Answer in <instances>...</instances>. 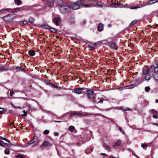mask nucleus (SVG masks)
Wrapping results in <instances>:
<instances>
[{
	"label": "nucleus",
	"instance_id": "ea45409f",
	"mask_svg": "<svg viewBox=\"0 0 158 158\" xmlns=\"http://www.w3.org/2000/svg\"><path fill=\"white\" fill-rule=\"evenodd\" d=\"M50 31L54 32H56L57 31L56 30L53 28H49Z\"/></svg>",
	"mask_w": 158,
	"mask_h": 158
},
{
	"label": "nucleus",
	"instance_id": "dca6fc26",
	"mask_svg": "<svg viewBox=\"0 0 158 158\" xmlns=\"http://www.w3.org/2000/svg\"><path fill=\"white\" fill-rule=\"evenodd\" d=\"M98 31L99 32L101 31L103 28V25L101 23H99L98 25Z\"/></svg>",
	"mask_w": 158,
	"mask_h": 158
},
{
	"label": "nucleus",
	"instance_id": "9d476101",
	"mask_svg": "<svg viewBox=\"0 0 158 158\" xmlns=\"http://www.w3.org/2000/svg\"><path fill=\"white\" fill-rule=\"evenodd\" d=\"M53 22L56 25H59L60 23V19L59 17L55 18L53 20Z\"/></svg>",
	"mask_w": 158,
	"mask_h": 158
},
{
	"label": "nucleus",
	"instance_id": "69168bd1",
	"mask_svg": "<svg viewBox=\"0 0 158 158\" xmlns=\"http://www.w3.org/2000/svg\"><path fill=\"white\" fill-rule=\"evenodd\" d=\"M4 98L3 97H0V99L1 100V99H2Z\"/></svg>",
	"mask_w": 158,
	"mask_h": 158
},
{
	"label": "nucleus",
	"instance_id": "f3484780",
	"mask_svg": "<svg viewBox=\"0 0 158 158\" xmlns=\"http://www.w3.org/2000/svg\"><path fill=\"white\" fill-rule=\"evenodd\" d=\"M48 5L50 7H52L53 6L54 3L52 0H47Z\"/></svg>",
	"mask_w": 158,
	"mask_h": 158
},
{
	"label": "nucleus",
	"instance_id": "4be33fe9",
	"mask_svg": "<svg viewBox=\"0 0 158 158\" xmlns=\"http://www.w3.org/2000/svg\"><path fill=\"white\" fill-rule=\"evenodd\" d=\"M110 46L111 48H113L114 49H117L118 48V47L116 45L115 43L111 44Z\"/></svg>",
	"mask_w": 158,
	"mask_h": 158
},
{
	"label": "nucleus",
	"instance_id": "37998d69",
	"mask_svg": "<svg viewBox=\"0 0 158 158\" xmlns=\"http://www.w3.org/2000/svg\"><path fill=\"white\" fill-rule=\"evenodd\" d=\"M49 133V131L48 130H45L44 131V134L47 135Z\"/></svg>",
	"mask_w": 158,
	"mask_h": 158
},
{
	"label": "nucleus",
	"instance_id": "f8f14e48",
	"mask_svg": "<svg viewBox=\"0 0 158 158\" xmlns=\"http://www.w3.org/2000/svg\"><path fill=\"white\" fill-rule=\"evenodd\" d=\"M52 145V144L50 143L48 141L45 140L43 143L40 146V147H50Z\"/></svg>",
	"mask_w": 158,
	"mask_h": 158
},
{
	"label": "nucleus",
	"instance_id": "09e8293b",
	"mask_svg": "<svg viewBox=\"0 0 158 158\" xmlns=\"http://www.w3.org/2000/svg\"><path fill=\"white\" fill-rule=\"evenodd\" d=\"M153 118H158V116L156 115H154L153 116Z\"/></svg>",
	"mask_w": 158,
	"mask_h": 158
},
{
	"label": "nucleus",
	"instance_id": "7c9ffc66",
	"mask_svg": "<svg viewBox=\"0 0 158 158\" xmlns=\"http://www.w3.org/2000/svg\"><path fill=\"white\" fill-rule=\"evenodd\" d=\"M41 27L44 29H49L50 28V27L47 25H44L42 26Z\"/></svg>",
	"mask_w": 158,
	"mask_h": 158
},
{
	"label": "nucleus",
	"instance_id": "a19ab883",
	"mask_svg": "<svg viewBox=\"0 0 158 158\" xmlns=\"http://www.w3.org/2000/svg\"><path fill=\"white\" fill-rule=\"evenodd\" d=\"M145 90L146 91L148 92L150 90V88L148 86L146 87L145 88Z\"/></svg>",
	"mask_w": 158,
	"mask_h": 158
},
{
	"label": "nucleus",
	"instance_id": "e433bc0d",
	"mask_svg": "<svg viewBox=\"0 0 158 158\" xmlns=\"http://www.w3.org/2000/svg\"><path fill=\"white\" fill-rule=\"evenodd\" d=\"M4 153L8 155L10 153V151L8 149H6L4 151Z\"/></svg>",
	"mask_w": 158,
	"mask_h": 158
},
{
	"label": "nucleus",
	"instance_id": "20e7f679",
	"mask_svg": "<svg viewBox=\"0 0 158 158\" xmlns=\"http://www.w3.org/2000/svg\"><path fill=\"white\" fill-rule=\"evenodd\" d=\"M135 83L133 84H131L129 85L126 86L127 89H132L140 84L142 82V81L140 78L139 77L135 79Z\"/></svg>",
	"mask_w": 158,
	"mask_h": 158
},
{
	"label": "nucleus",
	"instance_id": "f257e3e1",
	"mask_svg": "<svg viewBox=\"0 0 158 158\" xmlns=\"http://www.w3.org/2000/svg\"><path fill=\"white\" fill-rule=\"evenodd\" d=\"M60 11L63 14L69 12L70 10V7L68 3H65L59 8Z\"/></svg>",
	"mask_w": 158,
	"mask_h": 158
},
{
	"label": "nucleus",
	"instance_id": "aec40b11",
	"mask_svg": "<svg viewBox=\"0 0 158 158\" xmlns=\"http://www.w3.org/2000/svg\"><path fill=\"white\" fill-rule=\"evenodd\" d=\"M15 158H27V156L23 154H18L15 156Z\"/></svg>",
	"mask_w": 158,
	"mask_h": 158
},
{
	"label": "nucleus",
	"instance_id": "0eeeda50",
	"mask_svg": "<svg viewBox=\"0 0 158 158\" xmlns=\"http://www.w3.org/2000/svg\"><path fill=\"white\" fill-rule=\"evenodd\" d=\"M1 139L2 140L1 141H0V145L3 147L4 145L2 144V142L4 144L9 146V147L10 146L11 144L10 143V141L6 138H2V137H0Z\"/></svg>",
	"mask_w": 158,
	"mask_h": 158
},
{
	"label": "nucleus",
	"instance_id": "603ef678",
	"mask_svg": "<svg viewBox=\"0 0 158 158\" xmlns=\"http://www.w3.org/2000/svg\"><path fill=\"white\" fill-rule=\"evenodd\" d=\"M59 134L58 133L55 132L54 133V135L56 136H57Z\"/></svg>",
	"mask_w": 158,
	"mask_h": 158
},
{
	"label": "nucleus",
	"instance_id": "864d4df0",
	"mask_svg": "<svg viewBox=\"0 0 158 158\" xmlns=\"http://www.w3.org/2000/svg\"><path fill=\"white\" fill-rule=\"evenodd\" d=\"M130 110V109L129 108H126L125 109H123V110L124 111H128Z\"/></svg>",
	"mask_w": 158,
	"mask_h": 158
},
{
	"label": "nucleus",
	"instance_id": "0e129e2a",
	"mask_svg": "<svg viewBox=\"0 0 158 158\" xmlns=\"http://www.w3.org/2000/svg\"><path fill=\"white\" fill-rule=\"evenodd\" d=\"M9 112L10 113H11L12 112V111L11 110H10L9 111Z\"/></svg>",
	"mask_w": 158,
	"mask_h": 158
},
{
	"label": "nucleus",
	"instance_id": "c756f323",
	"mask_svg": "<svg viewBox=\"0 0 158 158\" xmlns=\"http://www.w3.org/2000/svg\"><path fill=\"white\" fill-rule=\"evenodd\" d=\"M92 151V149H89V148H87L85 150V153L86 154H88L90 153H91Z\"/></svg>",
	"mask_w": 158,
	"mask_h": 158
},
{
	"label": "nucleus",
	"instance_id": "72a5a7b5",
	"mask_svg": "<svg viewBox=\"0 0 158 158\" xmlns=\"http://www.w3.org/2000/svg\"><path fill=\"white\" fill-rule=\"evenodd\" d=\"M29 23L30 22L31 23H33L34 22V19L32 18H30L29 19Z\"/></svg>",
	"mask_w": 158,
	"mask_h": 158
},
{
	"label": "nucleus",
	"instance_id": "473e14b6",
	"mask_svg": "<svg viewBox=\"0 0 158 158\" xmlns=\"http://www.w3.org/2000/svg\"><path fill=\"white\" fill-rule=\"evenodd\" d=\"M28 106L29 109L31 110H35V108L31 105H28Z\"/></svg>",
	"mask_w": 158,
	"mask_h": 158
},
{
	"label": "nucleus",
	"instance_id": "39448f33",
	"mask_svg": "<svg viewBox=\"0 0 158 158\" xmlns=\"http://www.w3.org/2000/svg\"><path fill=\"white\" fill-rule=\"evenodd\" d=\"M94 92L91 89H90L87 91V95L88 98L92 100L94 103L96 102L94 100L95 97L93 96Z\"/></svg>",
	"mask_w": 158,
	"mask_h": 158
},
{
	"label": "nucleus",
	"instance_id": "2f4dec72",
	"mask_svg": "<svg viewBox=\"0 0 158 158\" xmlns=\"http://www.w3.org/2000/svg\"><path fill=\"white\" fill-rule=\"evenodd\" d=\"M35 142V141L33 140H30L27 144V146H29L31 145L33 143Z\"/></svg>",
	"mask_w": 158,
	"mask_h": 158
},
{
	"label": "nucleus",
	"instance_id": "a211bd4d",
	"mask_svg": "<svg viewBox=\"0 0 158 158\" xmlns=\"http://www.w3.org/2000/svg\"><path fill=\"white\" fill-rule=\"evenodd\" d=\"M56 4L59 6H61L63 4V2L62 0H55Z\"/></svg>",
	"mask_w": 158,
	"mask_h": 158
},
{
	"label": "nucleus",
	"instance_id": "3c124183",
	"mask_svg": "<svg viewBox=\"0 0 158 158\" xmlns=\"http://www.w3.org/2000/svg\"><path fill=\"white\" fill-rule=\"evenodd\" d=\"M37 136L36 135H34L33 138L32 139V140H33L34 141V140L35 139H37Z\"/></svg>",
	"mask_w": 158,
	"mask_h": 158
},
{
	"label": "nucleus",
	"instance_id": "052dcab7",
	"mask_svg": "<svg viewBox=\"0 0 158 158\" xmlns=\"http://www.w3.org/2000/svg\"><path fill=\"white\" fill-rule=\"evenodd\" d=\"M111 24H108V27H111Z\"/></svg>",
	"mask_w": 158,
	"mask_h": 158
},
{
	"label": "nucleus",
	"instance_id": "6e6d98bb",
	"mask_svg": "<svg viewBox=\"0 0 158 158\" xmlns=\"http://www.w3.org/2000/svg\"><path fill=\"white\" fill-rule=\"evenodd\" d=\"M54 122H55L59 123L62 122L61 121H54Z\"/></svg>",
	"mask_w": 158,
	"mask_h": 158
},
{
	"label": "nucleus",
	"instance_id": "6ab92c4d",
	"mask_svg": "<svg viewBox=\"0 0 158 158\" xmlns=\"http://www.w3.org/2000/svg\"><path fill=\"white\" fill-rule=\"evenodd\" d=\"M122 141L121 140L118 139L114 144L113 146H117L120 145Z\"/></svg>",
	"mask_w": 158,
	"mask_h": 158
},
{
	"label": "nucleus",
	"instance_id": "680f3d73",
	"mask_svg": "<svg viewBox=\"0 0 158 158\" xmlns=\"http://www.w3.org/2000/svg\"><path fill=\"white\" fill-rule=\"evenodd\" d=\"M156 103L158 102V100L157 99L156 100Z\"/></svg>",
	"mask_w": 158,
	"mask_h": 158
},
{
	"label": "nucleus",
	"instance_id": "774afa93",
	"mask_svg": "<svg viewBox=\"0 0 158 158\" xmlns=\"http://www.w3.org/2000/svg\"><path fill=\"white\" fill-rule=\"evenodd\" d=\"M119 130L120 131H121V128H119Z\"/></svg>",
	"mask_w": 158,
	"mask_h": 158
},
{
	"label": "nucleus",
	"instance_id": "4d7b16f0",
	"mask_svg": "<svg viewBox=\"0 0 158 158\" xmlns=\"http://www.w3.org/2000/svg\"><path fill=\"white\" fill-rule=\"evenodd\" d=\"M5 9H3L2 10H0V12L2 11H3V10H4L5 11V12L7 13V12H6V10H5Z\"/></svg>",
	"mask_w": 158,
	"mask_h": 158
},
{
	"label": "nucleus",
	"instance_id": "1a4fd4ad",
	"mask_svg": "<svg viewBox=\"0 0 158 158\" xmlns=\"http://www.w3.org/2000/svg\"><path fill=\"white\" fill-rule=\"evenodd\" d=\"M14 15L13 14H8L5 16H4L2 18V19L6 21H10L12 20V17Z\"/></svg>",
	"mask_w": 158,
	"mask_h": 158
},
{
	"label": "nucleus",
	"instance_id": "393cba45",
	"mask_svg": "<svg viewBox=\"0 0 158 158\" xmlns=\"http://www.w3.org/2000/svg\"><path fill=\"white\" fill-rule=\"evenodd\" d=\"M6 109L2 108H0V114H2L6 112Z\"/></svg>",
	"mask_w": 158,
	"mask_h": 158
},
{
	"label": "nucleus",
	"instance_id": "2eb2a0df",
	"mask_svg": "<svg viewBox=\"0 0 158 158\" xmlns=\"http://www.w3.org/2000/svg\"><path fill=\"white\" fill-rule=\"evenodd\" d=\"M149 72V69L147 68L146 67L144 68L142 70V74L143 75H146Z\"/></svg>",
	"mask_w": 158,
	"mask_h": 158
},
{
	"label": "nucleus",
	"instance_id": "f704fd0d",
	"mask_svg": "<svg viewBox=\"0 0 158 158\" xmlns=\"http://www.w3.org/2000/svg\"><path fill=\"white\" fill-rule=\"evenodd\" d=\"M141 146L143 148H146L148 147V145L145 143H142Z\"/></svg>",
	"mask_w": 158,
	"mask_h": 158
},
{
	"label": "nucleus",
	"instance_id": "79ce46f5",
	"mask_svg": "<svg viewBox=\"0 0 158 158\" xmlns=\"http://www.w3.org/2000/svg\"><path fill=\"white\" fill-rule=\"evenodd\" d=\"M11 106H12L13 107H14V108H20L19 107V106H15V105H14L13 103H11Z\"/></svg>",
	"mask_w": 158,
	"mask_h": 158
},
{
	"label": "nucleus",
	"instance_id": "58836bf2",
	"mask_svg": "<svg viewBox=\"0 0 158 158\" xmlns=\"http://www.w3.org/2000/svg\"><path fill=\"white\" fill-rule=\"evenodd\" d=\"M23 112L24 114H22L21 115L23 116H26L27 115V111H26L25 110H23Z\"/></svg>",
	"mask_w": 158,
	"mask_h": 158
},
{
	"label": "nucleus",
	"instance_id": "bb28decb",
	"mask_svg": "<svg viewBox=\"0 0 158 158\" xmlns=\"http://www.w3.org/2000/svg\"><path fill=\"white\" fill-rule=\"evenodd\" d=\"M148 1L150 5L158 2V0H150Z\"/></svg>",
	"mask_w": 158,
	"mask_h": 158
},
{
	"label": "nucleus",
	"instance_id": "ddd939ff",
	"mask_svg": "<svg viewBox=\"0 0 158 158\" xmlns=\"http://www.w3.org/2000/svg\"><path fill=\"white\" fill-rule=\"evenodd\" d=\"M84 114H82L80 113H77L76 112H74L71 113L70 114V116H75L76 117H81Z\"/></svg>",
	"mask_w": 158,
	"mask_h": 158
},
{
	"label": "nucleus",
	"instance_id": "5fc2aeb1",
	"mask_svg": "<svg viewBox=\"0 0 158 158\" xmlns=\"http://www.w3.org/2000/svg\"><path fill=\"white\" fill-rule=\"evenodd\" d=\"M82 23L84 24H85L86 23V21L85 20H84L83 22Z\"/></svg>",
	"mask_w": 158,
	"mask_h": 158
},
{
	"label": "nucleus",
	"instance_id": "cd10ccee",
	"mask_svg": "<svg viewBox=\"0 0 158 158\" xmlns=\"http://www.w3.org/2000/svg\"><path fill=\"white\" fill-rule=\"evenodd\" d=\"M151 76L150 75L148 74L144 78L145 80L148 81L151 79Z\"/></svg>",
	"mask_w": 158,
	"mask_h": 158
},
{
	"label": "nucleus",
	"instance_id": "c03bdc74",
	"mask_svg": "<svg viewBox=\"0 0 158 158\" xmlns=\"http://www.w3.org/2000/svg\"><path fill=\"white\" fill-rule=\"evenodd\" d=\"M137 21L136 20L133 21L130 23L131 25L134 24Z\"/></svg>",
	"mask_w": 158,
	"mask_h": 158
},
{
	"label": "nucleus",
	"instance_id": "4468645a",
	"mask_svg": "<svg viewBox=\"0 0 158 158\" xmlns=\"http://www.w3.org/2000/svg\"><path fill=\"white\" fill-rule=\"evenodd\" d=\"M85 89L84 88L80 87L78 88L75 89L74 91V92L76 94H80L81 92V90H83Z\"/></svg>",
	"mask_w": 158,
	"mask_h": 158
},
{
	"label": "nucleus",
	"instance_id": "5701e85b",
	"mask_svg": "<svg viewBox=\"0 0 158 158\" xmlns=\"http://www.w3.org/2000/svg\"><path fill=\"white\" fill-rule=\"evenodd\" d=\"M28 53L29 55L31 56H33L35 55V52L34 50H30L28 51Z\"/></svg>",
	"mask_w": 158,
	"mask_h": 158
},
{
	"label": "nucleus",
	"instance_id": "a878e982",
	"mask_svg": "<svg viewBox=\"0 0 158 158\" xmlns=\"http://www.w3.org/2000/svg\"><path fill=\"white\" fill-rule=\"evenodd\" d=\"M75 129V127L73 126H70L68 127L69 130L72 132Z\"/></svg>",
	"mask_w": 158,
	"mask_h": 158
},
{
	"label": "nucleus",
	"instance_id": "a18cd8bd",
	"mask_svg": "<svg viewBox=\"0 0 158 158\" xmlns=\"http://www.w3.org/2000/svg\"><path fill=\"white\" fill-rule=\"evenodd\" d=\"M88 47H89V48H90V49H94L96 48L94 47H92L90 45H89L88 46Z\"/></svg>",
	"mask_w": 158,
	"mask_h": 158
},
{
	"label": "nucleus",
	"instance_id": "13d9d810",
	"mask_svg": "<svg viewBox=\"0 0 158 158\" xmlns=\"http://www.w3.org/2000/svg\"><path fill=\"white\" fill-rule=\"evenodd\" d=\"M100 154L101 155H105V156H106V154L105 153H101Z\"/></svg>",
	"mask_w": 158,
	"mask_h": 158
},
{
	"label": "nucleus",
	"instance_id": "e2e57ef3",
	"mask_svg": "<svg viewBox=\"0 0 158 158\" xmlns=\"http://www.w3.org/2000/svg\"><path fill=\"white\" fill-rule=\"evenodd\" d=\"M52 86L54 87H56V86H55V85H54V84H52Z\"/></svg>",
	"mask_w": 158,
	"mask_h": 158
},
{
	"label": "nucleus",
	"instance_id": "f03ea898",
	"mask_svg": "<svg viewBox=\"0 0 158 158\" xmlns=\"http://www.w3.org/2000/svg\"><path fill=\"white\" fill-rule=\"evenodd\" d=\"M84 3V2L82 0H78L77 2L72 3L71 4L70 7L73 10L79 9L80 7V6Z\"/></svg>",
	"mask_w": 158,
	"mask_h": 158
},
{
	"label": "nucleus",
	"instance_id": "8fccbe9b",
	"mask_svg": "<svg viewBox=\"0 0 158 158\" xmlns=\"http://www.w3.org/2000/svg\"><path fill=\"white\" fill-rule=\"evenodd\" d=\"M14 94V92L12 91H11L10 92V96H12Z\"/></svg>",
	"mask_w": 158,
	"mask_h": 158
},
{
	"label": "nucleus",
	"instance_id": "423d86ee",
	"mask_svg": "<svg viewBox=\"0 0 158 158\" xmlns=\"http://www.w3.org/2000/svg\"><path fill=\"white\" fill-rule=\"evenodd\" d=\"M149 5H150L149 3V1H148L145 2H143V4L136 5V6H135L131 7L130 8L131 9H134L140 8H142L145 6H146Z\"/></svg>",
	"mask_w": 158,
	"mask_h": 158
},
{
	"label": "nucleus",
	"instance_id": "c9c22d12",
	"mask_svg": "<svg viewBox=\"0 0 158 158\" xmlns=\"http://www.w3.org/2000/svg\"><path fill=\"white\" fill-rule=\"evenodd\" d=\"M151 112L153 114H157V111L155 110L152 109L150 110Z\"/></svg>",
	"mask_w": 158,
	"mask_h": 158
},
{
	"label": "nucleus",
	"instance_id": "7ed1b4c3",
	"mask_svg": "<svg viewBox=\"0 0 158 158\" xmlns=\"http://www.w3.org/2000/svg\"><path fill=\"white\" fill-rule=\"evenodd\" d=\"M25 9V7L24 6L19 8H16L13 9L7 8L5 9L6 12L7 13L16 12L19 11H22Z\"/></svg>",
	"mask_w": 158,
	"mask_h": 158
},
{
	"label": "nucleus",
	"instance_id": "b1692460",
	"mask_svg": "<svg viewBox=\"0 0 158 158\" xmlns=\"http://www.w3.org/2000/svg\"><path fill=\"white\" fill-rule=\"evenodd\" d=\"M103 146L106 150H110V147L109 145H108L107 144H106V143H103Z\"/></svg>",
	"mask_w": 158,
	"mask_h": 158
},
{
	"label": "nucleus",
	"instance_id": "de8ad7c7",
	"mask_svg": "<svg viewBox=\"0 0 158 158\" xmlns=\"http://www.w3.org/2000/svg\"><path fill=\"white\" fill-rule=\"evenodd\" d=\"M99 99L100 100L98 102V103L103 102V99L102 98H100Z\"/></svg>",
	"mask_w": 158,
	"mask_h": 158
},
{
	"label": "nucleus",
	"instance_id": "9b49d317",
	"mask_svg": "<svg viewBox=\"0 0 158 158\" xmlns=\"http://www.w3.org/2000/svg\"><path fill=\"white\" fill-rule=\"evenodd\" d=\"M93 2L92 1H88V4H83V6L85 7H90L94 6V5L93 4Z\"/></svg>",
	"mask_w": 158,
	"mask_h": 158
},
{
	"label": "nucleus",
	"instance_id": "c85d7f7f",
	"mask_svg": "<svg viewBox=\"0 0 158 158\" xmlns=\"http://www.w3.org/2000/svg\"><path fill=\"white\" fill-rule=\"evenodd\" d=\"M14 1L15 3L17 5H19L22 3L20 0H14Z\"/></svg>",
	"mask_w": 158,
	"mask_h": 158
},
{
	"label": "nucleus",
	"instance_id": "6e6552de",
	"mask_svg": "<svg viewBox=\"0 0 158 158\" xmlns=\"http://www.w3.org/2000/svg\"><path fill=\"white\" fill-rule=\"evenodd\" d=\"M154 67V72L153 73V77L154 79L156 81H158V68L157 66Z\"/></svg>",
	"mask_w": 158,
	"mask_h": 158
},
{
	"label": "nucleus",
	"instance_id": "4c0bfd02",
	"mask_svg": "<svg viewBox=\"0 0 158 158\" xmlns=\"http://www.w3.org/2000/svg\"><path fill=\"white\" fill-rule=\"evenodd\" d=\"M22 23L24 25H27L29 21H28L25 20L22 22Z\"/></svg>",
	"mask_w": 158,
	"mask_h": 158
},
{
	"label": "nucleus",
	"instance_id": "bf43d9fd",
	"mask_svg": "<svg viewBox=\"0 0 158 158\" xmlns=\"http://www.w3.org/2000/svg\"><path fill=\"white\" fill-rule=\"evenodd\" d=\"M21 67H16L17 69H21Z\"/></svg>",
	"mask_w": 158,
	"mask_h": 158
},
{
	"label": "nucleus",
	"instance_id": "49530a36",
	"mask_svg": "<svg viewBox=\"0 0 158 158\" xmlns=\"http://www.w3.org/2000/svg\"><path fill=\"white\" fill-rule=\"evenodd\" d=\"M97 5L99 6H102L103 5V3L101 2L98 3Z\"/></svg>",
	"mask_w": 158,
	"mask_h": 158
},
{
	"label": "nucleus",
	"instance_id": "412c9836",
	"mask_svg": "<svg viewBox=\"0 0 158 158\" xmlns=\"http://www.w3.org/2000/svg\"><path fill=\"white\" fill-rule=\"evenodd\" d=\"M8 69V67L4 65H2L0 64V72H2V70H5Z\"/></svg>",
	"mask_w": 158,
	"mask_h": 158
},
{
	"label": "nucleus",
	"instance_id": "338daca9",
	"mask_svg": "<svg viewBox=\"0 0 158 158\" xmlns=\"http://www.w3.org/2000/svg\"><path fill=\"white\" fill-rule=\"evenodd\" d=\"M154 124L156 125L157 126H158V124H157V123H154Z\"/></svg>",
	"mask_w": 158,
	"mask_h": 158
}]
</instances>
